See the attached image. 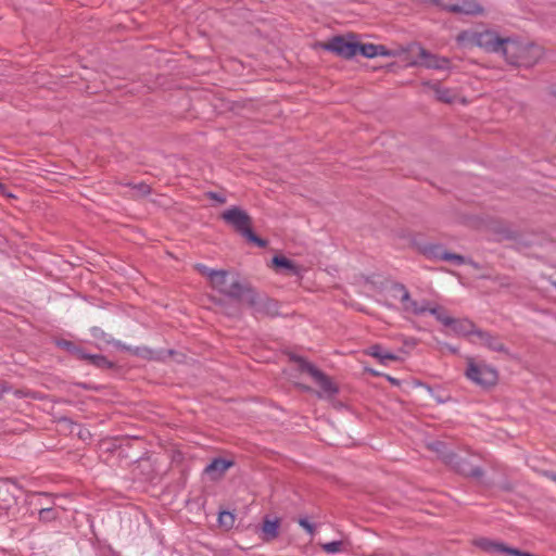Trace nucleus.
<instances>
[{
	"label": "nucleus",
	"instance_id": "obj_41",
	"mask_svg": "<svg viewBox=\"0 0 556 556\" xmlns=\"http://www.w3.org/2000/svg\"><path fill=\"white\" fill-rule=\"evenodd\" d=\"M216 303L222 305L224 302L222 300H218Z\"/></svg>",
	"mask_w": 556,
	"mask_h": 556
},
{
	"label": "nucleus",
	"instance_id": "obj_16",
	"mask_svg": "<svg viewBox=\"0 0 556 556\" xmlns=\"http://www.w3.org/2000/svg\"><path fill=\"white\" fill-rule=\"evenodd\" d=\"M371 59L378 55H389V51L382 45L358 43L356 42V54Z\"/></svg>",
	"mask_w": 556,
	"mask_h": 556
},
{
	"label": "nucleus",
	"instance_id": "obj_9",
	"mask_svg": "<svg viewBox=\"0 0 556 556\" xmlns=\"http://www.w3.org/2000/svg\"><path fill=\"white\" fill-rule=\"evenodd\" d=\"M320 47L346 60L356 55V42L349 40L344 36H334L327 42L320 43Z\"/></svg>",
	"mask_w": 556,
	"mask_h": 556
},
{
	"label": "nucleus",
	"instance_id": "obj_3",
	"mask_svg": "<svg viewBox=\"0 0 556 556\" xmlns=\"http://www.w3.org/2000/svg\"><path fill=\"white\" fill-rule=\"evenodd\" d=\"M456 41L459 46L471 48L479 47L486 52L503 53L506 38H502L496 31L493 30H464L456 36Z\"/></svg>",
	"mask_w": 556,
	"mask_h": 556
},
{
	"label": "nucleus",
	"instance_id": "obj_8",
	"mask_svg": "<svg viewBox=\"0 0 556 556\" xmlns=\"http://www.w3.org/2000/svg\"><path fill=\"white\" fill-rule=\"evenodd\" d=\"M393 296L399 299L405 312L421 315L429 309V302H417L410 298V293L403 283H394L391 288Z\"/></svg>",
	"mask_w": 556,
	"mask_h": 556
},
{
	"label": "nucleus",
	"instance_id": "obj_24",
	"mask_svg": "<svg viewBox=\"0 0 556 556\" xmlns=\"http://www.w3.org/2000/svg\"><path fill=\"white\" fill-rule=\"evenodd\" d=\"M39 520L43 522H51L59 518V511L54 507H41L38 513Z\"/></svg>",
	"mask_w": 556,
	"mask_h": 556
},
{
	"label": "nucleus",
	"instance_id": "obj_17",
	"mask_svg": "<svg viewBox=\"0 0 556 556\" xmlns=\"http://www.w3.org/2000/svg\"><path fill=\"white\" fill-rule=\"evenodd\" d=\"M194 269L198 273H200L201 275L207 277L211 286L219 287L220 285H223L222 278L225 276L224 269H219V270L211 269L207 266H205L204 264H200V263L194 265Z\"/></svg>",
	"mask_w": 556,
	"mask_h": 556
},
{
	"label": "nucleus",
	"instance_id": "obj_15",
	"mask_svg": "<svg viewBox=\"0 0 556 556\" xmlns=\"http://www.w3.org/2000/svg\"><path fill=\"white\" fill-rule=\"evenodd\" d=\"M271 262L277 271L283 270L291 276H300L301 274L300 266L285 256L276 255L273 257Z\"/></svg>",
	"mask_w": 556,
	"mask_h": 556
},
{
	"label": "nucleus",
	"instance_id": "obj_12",
	"mask_svg": "<svg viewBox=\"0 0 556 556\" xmlns=\"http://www.w3.org/2000/svg\"><path fill=\"white\" fill-rule=\"evenodd\" d=\"M280 519L265 516L261 526V539L264 542H271L279 536Z\"/></svg>",
	"mask_w": 556,
	"mask_h": 556
},
{
	"label": "nucleus",
	"instance_id": "obj_35",
	"mask_svg": "<svg viewBox=\"0 0 556 556\" xmlns=\"http://www.w3.org/2000/svg\"><path fill=\"white\" fill-rule=\"evenodd\" d=\"M0 192L8 195V197H13L11 193H7L5 190H4V186L0 184Z\"/></svg>",
	"mask_w": 556,
	"mask_h": 556
},
{
	"label": "nucleus",
	"instance_id": "obj_40",
	"mask_svg": "<svg viewBox=\"0 0 556 556\" xmlns=\"http://www.w3.org/2000/svg\"><path fill=\"white\" fill-rule=\"evenodd\" d=\"M105 366H106V368H108V367H111V366H112V363H109V362L106 361Z\"/></svg>",
	"mask_w": 556,
	"mask_h": 556
},
{
	"label": "nucleus",
	"instance_id": "obj_14",
	"mask_svg": "<svg viewBox=\"0 0 556 556\" xmlns=\"http://www.w3.org/2000/svg\"><path fill=\"white\" fill-rule=\"evenodd\" d=\"M418 54L421 60V64L428 68H445L448 65V60L445 58H438L430 52H428L422 47H418Z\"/></svg>",
	"mask_w": 556,
	"mask_h": 556
},
{
	"label": "nucleus",
	"instance_id": "obj_1",
	"mask_svg": "<svg viewBox=\"0 0 556 556\" xmlns=\"http://www.w3.org/2000/svg\"><path fill=\"white\" fill-rule=\"evenodd\" d=\"M222 280L223 285L219 287L212 286V288L231 300L245 303L255 314L269 313L273 308H276V304L273 301L267 298H261L255 290L248 282L242 281L238 275L225 270V276Z\"/></svg>",
	"mask_w": 556,
	"mask_h": 556
},
{
	"label": "nucleus",
	"instance_id": "obj_2",
	"mask_svg": "<svg viewBox=\"0 0 556 556\" xmlns=\"http://www.w3.org/2000/svg\"><path fill=\"white\" fill-rule=\"evenodd\" d=\"M502 54L511 65L531 67L542 59L543 49L538 45L522 43L508 37Z\"/></svg>",
	"mask_w": 556,
	"mask_h": 556
},
{
	"label": "nucleus",
	"instance_id": "obj_26",
	"mask_svg": "<svg viewBox=\"0 0 556 556\" xmlns=\"http://www.w3.org/2000/svg\"><path fill=\"white\" fill-rule=\"evenodd\" d=\"M442 261L453 262L457 265H463L466 263V258L463 255L447 252V251L443 254Z\"/></svg>",
	"mask_w": 556,
	"mask_h": 556
},
{
	"label": "nucleus",
	"instance_id": "obj_39",
	"mask_svg": "<svg viewBox=\"0 0 556 556\" xmlns=\"http://www.w3.org/2000/svg\"><path fill=\"white\" fill-rule=\"evenodd\" d=\"M500 283H501V286L509 287V283H508V282L500 281Z\"/></svg>",
	"mask_w": 556,
	"mask_h": 556
},
{
	"label": "nucleus",
	"instance_id": "obj_34",
	"mask_svg": "<svg viewBox=\"0 0 556 556\" xmlns=\"http://www.w3.org/2000/svg\"><path fill=\"white\" fill-rule=\"evenodd\" d=\"M210 198L218 201L219 203H225V201H226L224 197H222V195H219L218 193H215V192H211L210 193Z\"/></svg>",
	"mask_w": 556,
	"mask_h": 556
},
{
	"label": "nucleus",
	"instance_id": "obj_36",
	"mask_svg": "<svg viewBox=\"0 0 556 556\" xmlns=\"http://www.w3.org/2000/svg\"><path fill=\"white\" fill-rule=\"evenodd\" d=\"M546 476H547L549 479H552V480H554V481L556 482V473H555V472H547V473H546Z\"/></svg>",
	"mask_w": 556,
	"mask_h": 556
},
{
	"label": "nucleus",
	"instance_id": "obj_28",
	"mask_svg": "<svg viewBox=\"0 0 556 556\" xmlns=\"http://www.w3.org/2000/svg\"><path fill=\"white\" fill-rule=\"evenodd\" d=\"M430 447H431V450L437 452L442 459H443V454L453 453L452 451H447L445 444L441 441H435V442L431 443Z\"/></svg>",
	"mask_w": 556,
	"mask_h": 556
},
{
	"label": "nucleus",
	"instance_id": "obj_33",
	"mask_svg": "<svg viewBox=\"0 0 556 556\" xmlns=\"http://www.w3.org/2000/svg\"><path fill=\"white\" fill-rule=\"evenodd\" d=\"M135 189L138 191V193L142 195L150 193V187L147 184H139L135 186Z\"/></svg>",
	"mask_w": 556,
	"mask_h": 556
},
{
	"label": "nucleus",
	"instance_id": "obj_38",
	"mask_svg": "<svg viewBox=\"0 0 556 556\" xmlns=\"http://www.w3.org/2000/svg\"><path fill=\"white\" fill-rule=\"evenodd\" d=\"M38 498L41 500V498H48V495L47 494H37Z\"/></svg>",
	"mask_w": 556,
	"mask_h": 556
},
{
	"label": "nucleus",
	"instance_id": "obj_31",
	"mask_svg": "<svg viewBox=\"0 0 556 556\" xmlns=\"http://www.w3.org/2000/svg\"><path fill=\"white\" fill-rule=\"evenodd\" d=\"M299 525L306 530L307 533H309L311 535L314 534L315 532V528L314 526L306 519V518H300L299 519Z\"/></svg>",
	"mask_w": 556,
	"mask_h": 556
},
{
	"label": "nucleus",
	"instance_id": "obj_25",
	"mask_svg": "<svg viewBox=\"0 0 556 556\" xmlns=\"http://www.w3.org/2000/svg\"><path fill=\"white\" fill-rule=\"evenodd\" d=\"M324 552L328 554H336L342 549V541H332L321 545Z\"/></svg>",
	"mask_w": 556,
	"mask_h": 556
},
{
	"label": "nucleus",
	"instance_id": "obj_32",
	"mask_svg": "<svg viewBox=\"0 0 556 556\" xmlns=\"http://www.w3.org/2000/svg\"><path fill=\"white\" fill-rule=\"evenodd\" d=\"M134 353L136 355H139V356H142L144 358H152V351L150 349H147V348H136L134 350Z\"/></svg>",
	"mask_w": 556,
	"mask_h": 556
},
{
	"label": "nucleus",
	"instance_id": "obj_13",
	"mask_svg": "<svg viewBox=\"0 0 556 556\" xmlns=\"http://www.w3.org/2000/svg\"><path fill=\"white\" fill-rule=\"evenodd\" d=\"M232 466H233V462L218 457V458H214L205 467L204 472L211 478V480H218Z\"/></svg>",
	"mask_w": 556,
	"mask_h": 556
},
{
	"label": "nucleus",
	"instance_id": "obj_27",
	"mask_svg": "<svg viewBox=\"0 0 556 556\" xmlns=\"http://www.w3.org/2000/svg\"><path fill=\"white\" fill-rule=\"evenodd\" d=\"M218 520L222 526L230 528L235 522V516L229 511H223L219 514Z\"/></svg>",
	"mask_w": 556,
	"mask_h": 556
},
{
	"label": "nucleus",
	"instance_id": "obj_23",
	"mask_svg": "<svg viewBox=\"0 0 556 556\" xmlns=\"http://www.w3.org/2000/svg\"><path fill=\"white\" fill-rule=\"evenodd\" d=\"M427 312L433 315L437 318V320L442 323L444 326L451 325L453 323V318L448 316L445 309L440 306L429 305V309Z\"/></svg>",
	"mask_w": 556,
	"mask_h": 556
},
{
	"label": "nucleus",
	"instance_id": "obj_4",
	"mask_svg": "<svg viewBox=\"0 0 556 556\" xmlns=\"http://www.w3.org/2000/svg\"><path fill=\"white\" fill-rule=\"evenodd\" d=\"M222 218L232 226L236 231H238L241 236H243L248 241L256 244L260 248H265L267 245V241L256 236L251 226L252 219L249 214L238 206H232L226 210L222 214Z\"/></svg>",
	"mask_w": 556,
	"mask_h": 556
},
{
	"label": "nucleus",
	"instance_id": "obj_29",
	"mask_svg": "<svg viewBox=\"0 0 556 556\" xmlns=\"http://www.w3.org/2000/svg\"><path fill=\"white\" fill-rule=\"evenodd\" d=\"M68 350H71L78 358H91L94 359L96 356H90L85 353H83L79 349L74 348L72 343H65ZM97 359H101V357H97Z\"/></svg>",
	"mask_w": 556,
	"mask_h": 556
},
{
	"label": "nucleus",
	"instance_id": "obj_19",
	"mask_svg": "<svg viewBox=\"0 0 556 556\" xmlns=\"http://www.w3.org/2000/svg\"><path fill=\"white\" fill-rule=\"evenodd\" d=\"M476 546L481 548L482 551L489 553H505L504 549H507V545L501 542H495L485 538H481L475 541Z\"/></svg>",
	"mask_w": 556,
	"mask_h": 556
},
{
	"label": "nucleus",
	"instance_id": "obj_5",
	"mask_svg": "<svg viewBox=\"0 0 556 556\" xmlns=\"http://www.w3.org/2000/svg\"><path fill=\"white\" fill-rule=\"evenodd\" d=\"M465 376L482 389H490L498 381V371L494 367L485 363H477L471 357L467 359Z\"/></svg>",
	"mask_w": 556,
	"mask_h": 556
},
{
	"label": "nucleus",
	"instance_id": "obj_10",
	"mask_svg": "<svg viewBox=\"0 0 556 556\" xmlns=\"http://www.w3.org/2000/svg\"><path fill=\"white\" fill-rule=\"evenodd\" d=\"M435 3L447 12L455 14L477 15L483 12V8L476 0H434Z\"/></svg>",
	"mask_w": 556,
	"mask_h": 556
},
{
	"label": "nucleus",
	"instance_id": "obj_30",
	"mask_svg": "<svg viewBox=\"0 0 556 556\" xmlns=\"http://www.w3.org/2000/svg\"><path fill=\"white\" fill-rule=\"evenodd\" d=\"M505 554L511 555V556H535L528 552H522L518 548L507 546V549H504Z\"/></svg>",
	"mask_w": 556,
	"mask_h": 556
},
{
	"label": "nucleus",
	"instance_id": "obj_6",
	"mask_svg": "<svg viewBox=\"0 0 556 556\" xmlns=\"http://www.w3.org/2000/svg\"><path fill=\"white\" fill-rule=\"evenodd\" d=\"M295 362L299 364L302 371L307 372L313 378L315 383L320 388L323 394L330 396L338 392V388L331 379L315 365L305 361L303 357H296Z\"/></svg>",
	"mask_w": 556,
	"mask_h": 556
},
{
	"label": "nucleus",
	"instance_id": "obj_37",
	"mask_svg": "<svg viewBox=\"0 0 556 556\" xmlns=\"http://www.w3.org/2000/svg\"><path fill=\"white\" fill-rule=\"evenodd\" d=\"M389 380H390L393 384H397V383H399L397 379H395V378H391V377H389Z\"/></svg>",
	"mask_w": 556,
	"mask_h": 556
},
{
	"label": "nucleus",
	"instance_id": "obj_7",
	"mask_svg": "<svg viewBox=\"0 0 556 556\" xmlns=\"http://www.w3.org/2000/svg\"><path fill=\"white\" fill-rule=\"evenodd\" d=\"M443 462L465 477L481 480L484 476V471L481 467L471 465L467 458L455 453L443 454Z\"/></svg>",
	"mask_w": 556,
	"mask_h": 556
},
{
	"label": "nucleus",
	"instance_id": "obj_18",
	"mask_svg": "<svg viewBox=\"0 0 556 556\" xmlns=\"http://www.w3.org/2000/svg\"><path fill=\"white\" fill-rule=\"evenodd\" d=\"M447 327H452V329L460 336H476V331L479 330V328L476 327V325L469 320V319H454L451 325H447Z\"/></svg>",
	"mask_w": 556,
	"mask_h": 556
},
{
	"label": "nucleus",
	"instance_id": "obj_20",
	"mask_svg": "<svg viewBox=\"0 0 556 556\" xmlns=\"http://www.w3.org/2000/svg\"><path fill=\"white\" fill-rule=\"evenodd\" d=\"M368 355L378 358L382 364H387L389 361H396L397 356L390 352H386L378 344L371 345L367 349L366 352Z\"/></svg>",
	"mask_w": 556,
	"mask_h": 556
},
{
	"label": "nucleus",
	"instance_id": "obj_11",
	"mask_svg": "<svg viewBox=\"0 0 556 556\" xmlns=\"http://www.w3.org/2000/svg\"><path fill=\"white\" fill-rule=\"evenodd\" d=\"M476 337L480 340V342L486 346L489 350L508 354V349L506 345L502 342L498 336L493 334L489 331H484L479 329L476 331Z\"/></svg>",
	"mask_w": 556,
	"mask_h": 556
},
{
	"label": "nucleus",
	"instance_id": "obj_21",
	"mask_svg": "<svg viewBox=\"0 0 556 556\" xmlns=\"http://www.w3.org/2000/svg\"><path fill=\"white\" fill-rule=\"evenodd\" d=\"M425 86L431 88L434 91L435 98L445 103H451L454 100V96L452 94L451 90L447 88H443L439 86L438 84H430L425 83Z\"/></svg>",
	"mask_w": 556,
	"mask_h": 556
},
{
	"label": "nucleus",
	"instance_id": "obj_22",
	"mask_svg": "<svg viewBox=\"0 0 556 556\" xmlns=\"http://www.w3.org/2000/svg\"><path fill=\"white\" fill-rule=\"evenodd\" d=\"M446 251L443 249L441 244H426L421 248V253L428 257L433 260H443V254Z\"/></svg>",
	"mask_w": 556,
	"mask_h": 556
}]
</instances>
